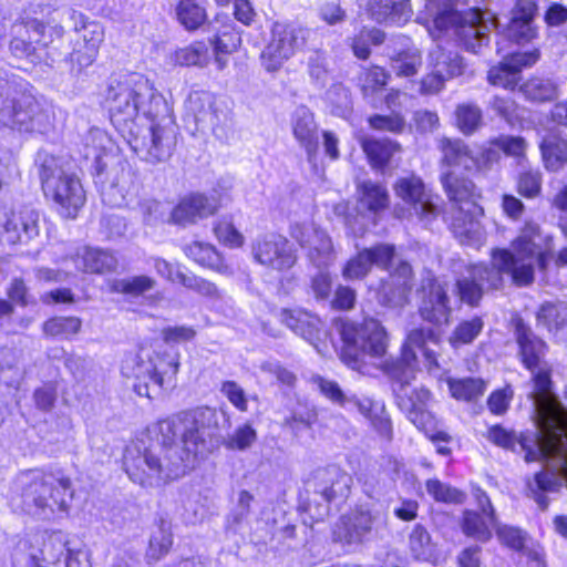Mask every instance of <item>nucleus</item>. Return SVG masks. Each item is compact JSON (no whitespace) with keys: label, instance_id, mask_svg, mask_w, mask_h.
Returning a JSON list of instances; mask_svg holds the SVG:
<instances>
[{"label":"nucleus","instance_id":"obj_55","mask_svg":"<svg viewBox=\"0 0 567 567\" xmlns=\"http://www.w3.org/2000/svg\"><path fill=\"white\" fill-rule=\"evenodd\" d=\"M399 406L403 411L421 410L426 409L429 401L431 400V392L423 388H414L409 390L406 386H402L398 394Z\"/></svg>","mask_w":567,"mask_h":567},{"label":"nucleus","instance_id":"obj_3","mask_svg":"<svg viewBox=\"0 0 567 567\" xmlns=\"http://www.w3.org/2000/svg\"><path fill=\"white\" fill-rule=\"evenodd\" d=\"M105 103L115 130L142 159H167L176 142L173 112L147 79L133 73L111 80Z\"/></svg>","mask_w":567,"mask_h":567},{"label":"nucleus","instance_id":"obj_54","mask_svg":"<svg viewBox=\"0 0 567 567\" xmlns=\"http://www.w3.org/2000/svg\"><path fill=\"white\" fill-rule=\"evenodd\" d=\"M543 174L539 169H526L519 173L516 188L519 195L534 199L542 194Z\"/></svg>","mask_w":567,"mask_h":567},{"label":"nucleus","instance_id":"obj_64","mask_svg":"<svg viewBox=\"0 0 567 567\" xmlns=\"http://www.w3.org/2000/svg\"><path fill=\"white\" fill-rule=\"evenodd\" d=\"M327 100L332 106V113L346 116L351 110L350 92L341 84L333 85L327 92Z\"/></svg>","mask_w":567,"mask_h":567},{"label":"nucleus","instance_id":"obj_49","mask_svg":"<svg viewBox=\"0 0 567 567\" xmlns=\"http://www.w3.org/2000/svg\"><path fill=\"white\" fill-rule=\"evenodd\" d=\"M176 17L187 30H195L206 20V11L194 0H181L176 7Z\"/></svg>","mask_w":567,"mask_h":567},{"label":"nucleus","instance_id":"obj_30","mask_svg":"<svg viewBox=\"0 0 567 567\" xmlns=\"http://www.w3.org/2000/svg\"><path fill=\"white\" fill-rule=\"evenodd\" d=\"M347 403L353 404L358 411L371 422L372 426L381 436L386 440L391 439L392 424L382 403L374 402L369 398H348Z\"/></svg>","mask_w":567,"mask_h":567},{"label":"nucleus","instance_id":"obj_19","mask_svg":"<svg viewBox=\"0 0 567 567\" xmlns=\"http://www.w3.org/2000/svg\"><path fill=\"white\" fill-rule=\"evenodd\" d=\"M420 315L432 323L442 324L449 321L451 308L445 286L435 278H426L420 290Z\"/></svg>","mask_w":567,"mask_h":567},{"label":"nucleus","instance_id":"obj_5","mask_svg":"<svg viewBox=\"0 0 567 567\" xmlns=\"http://www.w3.org/2000/svg\"><path fill=\"white\" fill-rule=\"evenodd\" d=\"M425 12L429 17L424 24L434 40L443 33L452 32L473 53L488 43L487 21L496 30L499 29L498 19L494 14L472 8L461 10L453 0H426Z\"/></svg>","mask_w":567,"mask_h":567},{"label":"nucleus","instance_id":"obj_37","mask_svg":"<svg viewBox=\"0 0 567 567\" xmlns=\"http://www.w3.org/2000/svg\"><path fill=\"white\" fill-rule=\"evenodd\" d=\"M429 342H439L436 332L432 328H415L408 333L402 350L409 349L412 353H416L415 349H419L430 364L437 365L435 353L426 348Z\"/></svg>","mask_w":567,"mask_h":567},{"label":"nucleus","instance_id":"obj_39","mask_svg":"<svg viewBox=\"0 0 567 567\" xmlns=\"http://www.w3.org/2000/svg\"><path fill=\"white\" fill-rule=\"evenodd\" d=\"M495 524L496 518L494 519V523H491L485 515L482 516L476 512L465 511L463 513L461 528L467 537L485 543L491 539V526L494 527Z\"/></svg>","mask_w":567,"mask_h":567},{"label":"nucleus","instance_id":"obj_25","mask_svg":"<svg viewBox=\"0 0 567 567\" xmlns=\"http://www.w3.org/2000/svg\"><path fill=\"white\" fill-rule=\"evenodd\" d=\"M218 207V200L214 196L199 193L190 194L182 198L172 209L169 218L177 225L195 224L199 219L214 215Z\"/></svg>","mask_w":567,"mask_h":567},{"label":"nucleus","instance_id":"obj_17","mask_svg":"<svg viewBox=\"0 0 567 567\" xmlns=\"http://www.w3.org/2000/svg\"><path fill=\"white\" fill-rule=\"evenodd\" d=\"M538 59L537 50L504 55L503 61L489 69L487 80L492 85L514 90L520 81L522 69L534 65Z\"/></svg>","mask_w":567,"mask_h":567},{"label":"nucleus","instance_id":"obj_27","mask_svg":"<svg viewBox=\"0 0 567 567\" xmlns=\"http://www.w3.org/2000/svg\"><path fill=\"white\" fill-rule=\"evenodd\" d=\"M71 260L76 270L89 274H104L117 266L116 257L109 250L86 246L79 248Z\"/></svg>","mask_w":567,"mask_h":567},{"label":"nucleus","instance_id":"obj_11","mask_svg":"<svg viewBox=\"0 0 567 567\" xmlns=\"http://www.w3.org/2000/svg\"><path fill=\"white\" fill-rule=\"evenodd\" d=\"M40 177L44 195L60 207V214L74 218L85 203V192L79 178L65 173L54 157L41 165Z\"/></svg>","mask_w":567,"mask_h":567},{"label":"nucleus","instance_id":"obj_7","mask_svg":"<svg viewBox=\"0 0 567 567\" xmlns=\"http://www.w3.org/2000/svg\"><path fill=\"white\" fill-rule=\"evenodd\" d=\"M442 185L450 200L458 204L453 212L451 223L454 236L464 245H480L484 234L477 218L482 209L473 200L474 184L467 178H458L447 172L442 176Z\"/></svg>","mask_w":567,"mask_h":567},{"label":"nucleus","instance_id":"obj_26","mask_svg":"<svg viewBox=\"0 0 567 567\" xmlns=\"http://www.w3.org/2000/svg\"><path fill=\"white\" fill-rule=\"evenodd\" d=\"M368 11L378 23L403 25L412 17L411 0H369Z\"/></svg>","mask_w":567,"mask_h":567},{"label":"nucleus","instance_id":"obj_38","mask_svg":"<svg viewBox=\"0 0 567 567\" xmlns=\"http://www.w3.org/2000/svg\"><path fill=\"white\" fill-rule=\"evenodd\" d=\"M362 148L374 167H383L400 152V145L390 140L365 138Z\"/></svg>","mask_w":567,"mask_h":567},{"label":"nucleus","instance_id":"obj_47","mask_svg":"<svg viewBox=\"0 0 567 567\" xmlns=\"http://www.w3.org/2000/svg\"><path fill=\"white\" fill-rule=\"evenodd\" d=\"M82 321L78 317H55L49 319L43 324V331L47 336L70 339L79 333Z\"/></svg>","mask_w":567,"mask_h":567},{"label":"nucleus","instance_id":"obj_21","mask_svg":"<svg viewBox=\"0 0 567 567\" xmlns=\"http://www.w3.org/2000/svg\"><path fill=\"white\" fill-rule=\"evenodd\" d=\"M439 148L442 153V173L451 172L454 176H458L453 168L460 167L466 172L473 173L481 171V162L478 155L468 147L462 140H451L443 137L440 140Z\"/></svg>","mask_w":567,"mask_h":567},{"label":"nucleus","instance_id":"obj_41","mask_svg":"<svg viewBox=\"0 0 567 567\" xmlns=\"http://www.w3.org/2000/svg\"><path fill=\"white\" fill-rule=\"evenodd\" d=\"M134 187L131 185L128 173L122 172L116 182H113L102 190V199L112 207L128 205Z\"/></svg>","mask_w":567,"mask_h":567},{"label":"nucleus","instance_id":"obj_2","mask_svg":"<svg viewBox=\"0 0 567 567\" xmlns=\"http://www.w3.org/2000/svg\"><path fill=\"white\" fill-rule=\"evenodd\" d=\"M218 426L215 409L198 406L158 422L159 442L148 447L132 444L124 453V470L143 487H159L185 476L213 451L209 430Z\"/></svg>","mask_w":567,"mask_h":567},{"label":"nucleus","instance_id":"obj_8","mask_svg":"<svg viewBox=\"0 0 567 567\" xmlns=\"http://www.w3.org/2000/svg\"><path fill=\"white\" fill-rule=\"evenodd\" d=\"M61 533H34L22 539L14 554L19 567H81V550L66 546Z\"/></svg>","mask_w":567,"mask_h":567},{"label":"nucleus","instance_id":"obj_46","mask_svg":"<svg viewBox=\"0 0 567 567\" xmlns=\"http://www.w3.org/2000/svg\"><path fill=\"white\" fill-rule=\"evenodd\" d=\"M482 111L473 103H463L455 110L457 128L465 135L473 134L482 125Z\"/></svg>","mask_w":567,"mask_h":567},{"label":"nucleus","instance_id":"obj_52","mask_svg":"<svg viewBox=\"0 0 567 567\" xmlns=\"http://www.w3.org/2000/svg\"><path fill=\"white\" fill-rule=\"evenodd\" d=\"M425 489L435 502L462 504L465 499V494L462 491L452 487L437 478L427 480L425 482Z\"/></svg>","mask_w":567,"mask_h":567},{"label":"nucleus","instance_id":"obj_40","mask_svg":"<svg viewBox=\"0 0 567 567\" xmlns=\"http://www.w3.org/2000/svg\"><path fill=\"white\" fill-rule=\"evenodd\" d=\"M173 545V535L169 525L161 520L156 529L152 533L148 548L146 551V559L148 561H157L168 554Z\"/></svg>","mask_w":567,"mask_h":567},{"label":"nucleus","instance_id":"obj_42","mask_svg":"<svg viewBox=\"0 0 567 567\" xmlns=\"http://www.w3.org/2000/svg\"><path fill=\"white\" fill-rule=\"evenodd\" d=\"M359 189L361 192L360 203L369 210L377 213L388 207V190L381 184L368 181L363 182Z\"/></svg>","mask_w":567,"mask_h":567},{"label":"nucleus","instance_id":"obj_24","mask_svg":"<svg viewBox=\"0 0 567 567\" xmlns=\"http://www.w3.org/2000/svg\"><path fill=\"white\" fill-rule=\"evenodd\" d=\"M394 190L398 197L413 207L420 218L426 219L435 216L436 206L420 177L415 175L401 177L395 183Z\"/></svg>","mask_w":567,"mask_h":567},{"label":"nucleus","instance_id":"obj_1","mask_svg":"<svg viewBox=\"0 0 567 567\" xmlns=\"http://www.w3.org/2000/svg\"><path fill=\"white\" fill-rule=\"evenodd\" d=\"M516 341L523 364L533 374L529 393L537 426L535 450H527L526 462L544 461L545 468L527 481V495L542 509L549 503L546 494L567 486V409L551 390L550 369L544 360L546 343L523 321L516 323Z\"/></svg>","mask_w":567,"mask_h":567},{"label":"nucleus","instance_id":"obj_44","mask_svg":"<svg viewBox=\"0 0 567 567\" xmlns=\"http://www.w3.org/2000/svg\"><path fill=\"white\" fill-rule=\"evenodd\" d=\"M537 321L549 331L567 326V303H544L537 312Z\"/></svg>","mask_w":567,"mask_h":567},{"label":"nucleus","instance_id":"obj_22","mask_svg":"<svg viewBox=\"0 0 567 567\" xmlns=\"http://www.w3.org/2000/svg\"><path fill=\"white\" fill-rule=\"evenodd\" d=\"M185 114L194 121L197 130H204L217 126L224 112L214 94L208 91H193L186 101Z\"/></svg>","mask_w":567,"mask_h":567},{"label":"nucleus","instance_id":"obj_6","mask_svg":"<svg viewBox=\"0 0 567 567\" xmlns=\"http://www.w3.org/2000/svg\"><path fill=\"white\" fill-rule=\"evenodd\" d=\"M21 508L28 514L50 518L66 515L73 498L71 481L62 475L31 472L18 478Z\"/></svg>","mask_w":567,"mask_h":567},{"label":"nucleus","instance_id":"obj_32","mask_svg":"<svg viewBox=\"0 0 567 567\" xmlns=\"http://www.w3.org/2000/svg\"><path fill=\"white\" fill-rule=\"evenodd\" d=\"M416 363V353H412L408 349L401 351L399 359L382 360L381 368L389 378L400 382L402 388L414 378Z\"/></svg>","mask_w":567,"mask_h":567},{"label":"nucleus","instance_id":"obj_53","mask_svg":"<svg viewBox=\"0 0 567 567\" xmlns=\"http://www.w3.org/2000/svg\"><path fill=\"white\" fill-rule=\"evenodd\" d=\"M524 96L530 101L544 102L551 100L556 94V86L549 80L533 78L519 87Z\"/></svg>","mask_w":567,"mask_h":567},{"label":"nucleus","instance_id":"obj_35","mask_svg":"<svg viewBox=\"0 0 567 567\" xmlns=\"http://www.w3.org/2000/svg\"><path fill=\"white\" fill-rule=\"evenodd\" d=\"M427 66L434 69L445 79L460 75L463 71L462 59L457 53L445 51L436 44L429 53Z\"/></svg>","mask_w":567,"mask_h":567},{"label":"nucleus","instance_id":"obj_23","mask_svg":"<svg viewBox=\"0 0 567 567\" xmlns=\"http://www.w3.org/2000/svg\"><path fill=\"white\" fill-rule=\"evenodd\" d=\"M39 234V214L30 207L13 209L6 215L1 240L9 245L27 241Z\"/></svg>","mask_w":567,"mask_h":567},{"label":"nucleus","instance_id":"obj_45","mask_svg":"<svg viewBox=\"0 0 567 567\" xmlns=\"http://www.w3.org/2000/svg\"><path fill=\"white\" fill-rule=\"evenodd\" d=\"M422 64L421 52L411 48L399 52L391 59V69L398 76H413Z\"/></svg>","mask_w":567,"mask_h":567},{"label":"nucleus","instance_id":"obj_33","mask_svg":"<svg viewBox=\"0 0 567 567\" xmlns=\"http://www.w3.org/2000/svg\"><path fill=\"white\" fill-rule=\"evenodd\" d=\"M185 254L198 265L210 268L218 274L225 276L233 274L230 267L224 262L217 250L209 244L195 241L185 247Z\"/></svg>","mask_w":567,"mask_h":567},{"label":"nucleus","instance_id":"obj_60","mask_svg":"<svg viewBox=\"0 0 567 567\" xmlns=\"http://www.w3.org/2000/svg\"><path fill=\"white\" fill-rule=\"evenodd\" d=\"M208 60V48L204 42H195L175 52V62L181 65H202Z\"/></svg>","mask_w":567,"mask_h":567},{"label":"nucleus","instance_id":"obj_57","mask_svg":"<svg viewBox=\"0 0 567 567\" xmlns=\"http://www.w3.org/2000/svg\"><path fill=\"white\" fill-rule=\"evenodd\" d=\"M179 284L212 300H223L225 298V293L215 284L193 274L186 272V276H179Z\"/></svg>","mask_w":567,"mask_h":567},{"label":"nucleus","instance_id":"obj_48","mask_svg":"<svg viewBox=\"0 0 567 567\" xmlns=\"http://www.w3.org/2000/svg\"><path fill=\"white\" fill-rule=\"evenodd\" d=\"M385 34L382 30L377 28H363L352 39V50L357 58L367 60L370 56V44L379 45L383 43Z\"/></svg>","mask_w":567,"mask_h":567},{"label":"nucleus","instance_id":"obj_18","mask_svg":"<svg viewBox=\"0 0 567 567\" xmlns=\"http://www.w3.org/2000/svg\"><path fill=\"white\" fill-rule=\"evenodd\" d=\"M394 246L388 244L364 248L347 261L342 269V276L346 280H359L370 272L373 265L388 269L394 258Z\"/></svg>","mask_w":567,"mask_h":567},{"label":"nucleus","instance_id":"obj_34","mask_svg":"<svg viewBox=\"0 0 567 567\" xmlns=\"http://www.w3.org/2000/svg\"><path fill=\"white\" fill-rule=\"evenodd\" d=\"M446 384L453 399L463 402H476L487 389V383L482 378H447Z\"/></svg>","mask_w":567,"mask_h":567},{"label":"nucleus","instance_id":"obj_29","mask_svg":"<svg viewBox=\"0 0 567 567\" xmlns=\"http://www.w3.org/2000/svg\"><path fill=\"white\" fill-rule=\"evenodd\" d=\"M291 125L293 136L311 157L318 148V127L313 114L306 106H299L292 115Z\"/></svg>","mask_w":567,"mask_h":567},{"label":"nucleus","instance_id":"obj_4","mask_svg":"<svg viewBox=\"0 0 567 567\" xmlns=\"http://www.w3.org/2000/svg\"><path fill=\"white\" fill-rule=\"evenodd\" d=\"M551 250V236L544 234L537 224L526 223L512 243V251L496 249L491 266L477 264L467 268V275L456 282L461 300L476 306L485 290L503 286L504 274L509 275L517 286L532 284L535 266L544 269Z\"/></svg>","mask_w":567,"mask_h":567},{"label":"nucleus","instance_id":"obj_51","mask_svg":"<svg viewBox=\"0 0 567 567\" xmlns=\"http://www.w3.org/2000/svg\"><path fill=\"white\" fill-rule=\"evenodd\" d=\"M412 285L383 281L379 291L380 301L389 307H403L409 301Z\"/></svg>","mask_w":567,"mask_h":567},{"label":"nucleus","instance_id":"obj_28","mask_svg":"<svg viewBox=\"0 0 567 567\" xmlns=\"http://www.w3.org/2000/svg\"><path fill=\"white\" fill-rule=\"evenodd\" d=\"M80 37L84 43V51L75 49L71 53V62L78 64L81 70L94 62L104 39V30L100 23L89 22L80 30Z\"/></svg>","mask_w":567,"mask_h":567},{"label":"nucleus","instance_id":"obj_13","mask_svg":"<svg viewBox=\"0 0 567 567\" xmlns=\"http://www.w3.org/2000/svg\"><path fill=\"white\" fill-rule=\"evenodd\" d=\"M385 526V516L381 512L359 507L340 518L333 539L343 546L357 548L378 537Z\"/></svg>","mask_w":567,"mask_h":567},{"label":"nucleus","instance_id":"obj_63","mask_svg":"<svg viewBox=\"0 0 567 567\" xmlns=\"http://www.w3.org/2000/svg\"><path fill=\"white\" fill-rule=\"evenodd\" d=\"M498 540L514 549L522 550L525 546L526 533L518 527L511 525L495 524L494 526Z\"/></svg>","mask_w":567,"mask_h":567},{"label":"nucleus","instance_id":"obj_36","mask_svg":"<svg viewBox=\"0 0 567 567\" xmlns=\"http://www.w3.org/2000/svg\"><path fill=\"white\" fill-rule=\"evenodd\" d=\"M27 31L29 33V41H24L22 39H13L11 41L10 48L16 55H31L35 52L37 47H47L49 41L45 39V33L48 31V27L42 22L33 20L27 23Z\"/></svg>","mask_w":567,"mask_h":567},{"label":"nucleus","instance_id":"obj_50","mask_svg":"<svg viewBox=\"0 0 567 567\" xmlns=\"http://www.w3.org/2000/svg\"><path fill=\"white\" fill-rule=\"evenodd\" d=\"M536 35L537 29L533 25V23L519 20H511L505 30L503 39L496 42L497 52L501 54L504 51V41L508 40L516 43H525L536 38Z\"/></svg>","mask_w":567,"mask_h":567},{"label":"nucleus","instance_id":"obj_61","mask_svg":"<svg viewBox=\"0 0 567 567\" xmlns=\"http://www.w3.org/2000/svg\"><path fill=\"white\" fill-rule=\"evenodd\" d=\"M389 79V74L380 66L364 70L360 78L361 90L365 96L373 95L382 90Z\"/></svg>","mask_w":567,"mask_h":567},{"label":"nucleus","instance_id":"obj_14","mask_svg":"<svg viewBox=\"0 0 567 567\" xmlns=\"http://www.w3.org/2000/svg\"><path fill=\"white\" fill-rule=\"evenodd\" d=\"M311 30L295 24L276 22L271 29V39L262 50L260 59L268 72L279 70L298 50L302 49Z\"/></svg>","mask_w":567,"mask_h":567},{"label":"nucleus","instance_id":"obj_43","mask_svg":"<svg viewBox=\"0 0 567 567\" xmlns=\"http://www.w3.org/2000/svg\"><path fill=\"white\" fill-rule=\"evenodd\" d=\"M409 547L414 558L430 560L434 557L435 545L422 525H415L409 536Z\"/></svg>","mask_w":567,"mask_h":567},{"label":"nucleus","instance_id":"obj_31","mask_svg":"<svg viewBox=\"0 0 567 567\" xmlns=\"http://www.w3.org/2000/svg\"><path fill=\"white\" fill-rule=\"evenodd\" d=\"M539 147L546 169L558 172L567 164V140L560 134L548 133Z\"/></svg>","mask_w":567,"mask_h":567},{"label":"nucleus","instance_id":"obj_9","mask_svg":"<svg viewBox=\"0 0 567 567\" xmlns=\"http://www.w3.org/2000/svg\"><path fill=\"white\" fill-rule=\"evenodd\" d=\"M7 82L0 80V124L25 133L44 134L53 127V112L31 95L9 96Z\"/></svg>","mask_w":567,"mask_h":567},{"label":"nucleus","instance_id":"obj_16","mask_svg":"<svg viewBox=\"0 0 567 567\" xmlns=\"http://www.w3.org/2000/svg\"><path fill=\"white\" fill-rule=\"evenodd\" d=\"M291 237L305 249L308 260L317 268H328L336 259L330 237L312 223L295 224Z\"/></svg>","mask_w":567,"mask_h":567},{"label":"nucleus","instance_id":"obj_59","mask_svg":"<svg viewBox=\"0 0 567 567\" xmlns=\"http://www.w3.org/2000/svg\"><path fill=\"white\" fill-rule=\"evenodd\" d=\"M483 326L484 323L478 317L462 321L450 337L451 344L457 347L471 343L481 333Z\"/></svg>","mask_w":567,"mask_h":567},{"label":"nucleus","instance_id":"obj_62","mask_svg":"<svg viewBox=\"0 0 567 567\" xmlns=\"http://www.w3.org/2000/svg\"><path fill=\"white\" fill-rule=\"evenodd\" d=\"M257 440V433L249 424L238 426L227 436L224 444L228 450L245 451Z\"/></svg>","mask_w":567,"mask_h":567},{"label":"nucleus","instance_id":"obj_56","mask_svg":"<svg viewBox=\"0 0 567 567\" xmlns=\"http://www.w3.org/2000/svg\"><path fill=\"white\" fill-rule=\"evenodd\" d=\"M155 280L147 276H136L127 279H116L111 285V290L131 296H138L153 289Z\"/></svg>","mask_w":567,"mask_h":567},{"label":"nucleus","instance_id":"obj_20","mask_svg":"<svg viewBox=\"0 0 567 567\" xmlns=\"http://www.w3.org/2000/svg\"><path fill=\"white\" fill-rule=\"evenodd\" d=\"M122 374L127 379H135L134 389L138 395H148V386L158 382L154 352L147 348H141L136 353L127 354L121 367Z\"/></svg>","mask_w":567,"mask_h":567},{"label":"nucleus","instance_id":"obj_10","mask_svg":"<svg viewBox=\"0 0 567 567\" xmlns=\"http://www.w3.org/2000/svg\"><path fill=\"white\" fill-rule=\"evenodd\" d=\"M338 330L344 343L342 359L352 369L360 370L362 354H369L375 359L384 358L388 350V334L378 320L369 318L362 323L342 321Z\"/></svg>","mask_w":567,"mask_h":567},{"label":"nucleus","instance_id":"obj_15","mask_svg":"<svg viewBox=\"0 0 567 567\" xmlns=\"http://www.w3.org/2000/svg\"><path fill=\"white\" fill-rule=\"evenodd\" d=\"M252 256L257 262L277 271L291 269L297 260V250L282 235L266 234L252 244Z\"/></svg>","mask_w":567,"mask_h":567},{"label":"nucleus","instance_id":"obj_12","mask_svg":"<svg viewBox=\"0 0 567 567\" xmlns=\"http://www.w3.org/2000/svg\"><path fill=\"white\" fill-rule=\"evenodd\" d=\"M352 477L338 466L316 470L307 482L310 494L308 511L317 520H322L329 513L330 504L349 496Z\"/></svg>","mask_w":567,"mask_h":567},{"label":"nucleus","instance_id":"obj_58","mask_svg":"<svg viewBox=\"0 0 567 567\" xmlns=\"http://www.w3.org/2000/svg\"><path fill=\"white\" fill-rule=\"evenodd\" d=\"M179 284L212 300H223L225 298V293L215 284L193 274L186 272V276H179Z\"/></svg>","mask_w":567,"mask_h":567}]
</instances>
